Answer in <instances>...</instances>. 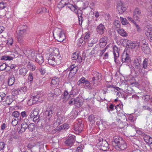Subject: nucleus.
Instances as JSON below:
<instances>
[{
  "label": "nucleus",
  "instance_id": "nucleus-1",
  "mask_svg": "<svg viewBox=\"0 0 152 152\" xmlns=\"http://www.w3.org/2000/svg\"><path fill=\"white\" fill-rule=\"evenodd\" d=\"M53 34L55 39L58 42H63L65 39V36L64 31L59 28H56L53 31Z\"/></svg>",
  "mask_w": 152,
  "mask_h": 152
},
{
  "label": "nucleus",
  "instance_id": "nucleus-2",
  "mask_svg": "<svg viewBox=\"0 0 152 152\" xmlns=\"http://www.w3.org/2000/svg\"><path fill=\"white\" fill-rule=\"evenodd\" d=\"M55 114L54 108L52 105L48 106L44 113V115L46 119L49 121L53 119Z\"/></svg>",
  "mask_w": 152,
  "mask_h": 152
},
{
  "label": "nucleus",
  "instance_id": "nucleus-3",
  "mask_svg": "<svg viewBox=\"0 0 152 152\" xmlns=\"http://www.w3.org/2000/svg\"><path fill=\"white\" fill-rule=\"evenodd\" d=\"M99 142L97 145L100 147V149L104 151H105L108 149V144L105 140L101 138L98 140Z\"/></svg>",
  "mask_w": 152,
  "mask_h": 152
},
{
  "label": "nucleus",
  "instance_id": "nucleus-4",
  "mask_svg": "<svg viewBox=\"0 0 152 152\" xmlns=\"http://www.w3.org/2000/svg\"><path fill=\"white\" fill-rule=\"evenodd\" d=\"M94 77L92 78L91 82L93 85L97 84L98 81H100L102 79V75L101 73L97 72H95L93 74Z\"/></svg>",
  "mask_w": 152,
  "mask_h": 152
},
{
  "label": "nucleus",
  "instance_id": "nucleus-5",
  "mask_svg": "<svg viewBox=\"0 0 152 152\" xmlns=\"http://www.w3.org/2000/svg\"><path fill=\"white\" fill-rule=\"evenodd\" d=\"M121 60L123 63H125L126 65L129 64L131 62V59L129 54L124 52L122 55Z\"/></svg>",
  "mask_w": 152,
  "mask_h": 152
},
{
  "label": "nucleus",
  "instance_id": "nucleus-6",
  "mask_svg": "<svg viewBox=\"0 0 152 152\" xmlns=\"http://www.w3.org/2000/svg\"><path fill=\"white\" fill-rule=\"evenodd\" d=\"M117 7L118 11L120 14L123 13L127 9L125 3H123L121 1H120V2L117 4Z\"/></svg>",
  "mask_w": 152,
  "mask_h": 152
},
{
  "label": "nucleus",
  "instance_id": "nucleus-7",
  "mask_svg": "<svg viewBox=\"0 0 152 152\" xmlns=\"http://www.w3.org/2000/svg\"><path fill=\"white\" fill-rule=\"evenodd\" d=\"M145 34L150 41L152 42V28L149 26H146L145 29Z\"/></svg>",
  "mask_w": 152,
  "mask_h": 152
},
{
  "label": "nucleus",
  "instance_id": "nucleus-8",
  "mask_svg": "<svg viewBox=\"0 0 152 152\" xmlns=\"http://www.w3.org/2000/svg\"><path fill=\"white\" fill-rule=\"evenodd\" d=\"M139 134L141 135L143 137L145 142L148 144L151 145L152 144V138L150 137L146 134L141 132L139 131L138 132Z\"/></svg>",
  "mask_w": 152,
  "mask_h": 152
},
{
  "label": "nucleus",
  "instance_id": "nucleus-9",
  "mask_svg": "<svg viewBox=\"0 0 152 152\" xmlns=\"http://www.w3.org/2000/svg\"><path fill=\"white\" fill-rule=\"evenodd\" d=\"M27 53L28 54V57L31 60H32L36 59V56L38 53L37 52L33 50H28Z\"/></svg>",
  "mask_w": 152,
  "mask_h": 152
},
{
  "label": "nucleus",
  "instance_id": "nucleus-10",
  "mask_svg": "<svg viewBox=\"0 0 152 152\" xmlns=\"http://www.w3.org/2000/svg\"><path fill=\"white\" fill-rule=\"evenodd\" d=\"M124 140L123 138L118 136H115L113 137V140L112 141L113 145L115 147L119 144L122 141Z\"/></svg>",
  "mask_w": 152,
  "mask_h": 152
},
{
  "label": "nucleus",
  "instance_id": "nucleus-11",
  "mask_svg": "<svg viewBox=\"0 0 152 152\" xmlns=\"http://www.w3.org/2000/svg\"><path fill=\"white\" fill-rule=\"evenodd\" d=\"M83 125L81 123L78 122L74 124V130L78 133L80 132L83 130Z\"/></svg>",
  "mask_w": 152,
  "mask_h": 152
},
{
  "label": "nucleus",
  "instance_id": "nucleus-12",
  "mask_svg": "<svg viewBox=\"0 0 152 152\" xmlns=\"http://www.w3.org/2000/svg\"><path fill=\"white\" fill-rule=\"evenodd\" d=\"M27 28V26L26 25H23L22 26H19L17 28L19 29V31L18 32V36H23V34L26 31V29Z\"/></svg>",
  "mask_w": 152,
  "mask_h": 152
},
{
  "label": "nucleus",
  "instance_id": "nucleus-13",
  "mask_svg": "<svg viewBox=\"0 0 152 152\" xmlns=\"http://www.w3.org/2000/svg\"><path fill=\"white\" fill-rule=\"evenodd\" d=\"M120 143L115 147L117 150H124L127 148V145L125 141L123 140Z\"/></svg>",
  "mask_w": 152,
  "mask_h": 152
},
{
  "label": "nucleus",
  "instance_id": "nucleus-14",
  "mask_svg": "<svg viewBox=\"0 0 152 152\" xmlns=\"http://www.w3.org/2000/svg\"><path fill=\"white\" fill-rule=\"evenodd\" d=\"M57 51L58 52V53L56 55V54H54V53H53L52 55L53 57V59L55 60L56 65H59L60 64L61 62L62 58L60 54H59V52L57 50Z\"/></svg>",
  "mask_w": 152,
  "mask_h": 152
},
{
  "label": "nucleus",
  "instance_id": "nucleus-15",
  "mask_svg": "<svg viewBox=\"0 0 152 152\" xmlns=\"http://www.w3.org/2000/svg\"><path fill=\"white\" fill-rule=\"evenodd\" d=\"M96 30L98 34L102 35L104 33L105 30V27L103 24L101 23L97 26Z\"/></svg>",
  "mask_w": 152,
  "mask_h": 152
},
{
  "label": "nucleus",
  "instance_id": "nucleus-16",
  "mask_svg": "<svg viewBox=\"0 0 152 152\" xmlns=\"http://www.w3.org/2000/svg\"><path fill=\"white\" fill-rule=\"evenodd\" d=\"M75 136H71L66 140L65 144L66 146H71L75 142Z\"/></svg>",
  "mask_w": 152,
  "mask_h": 152
},
{
  "label": "nucleus",
  "instance_id": "nucleus-17",
  "mask_svg": "<svg viewBox=\"0 0 152 152\" xmlns=\"http://www.w3.org/2000/svg\"><path fill=\"white\" fill-rule=\"evenodd\" d=\"M39 107H37L34 109V110L31 112L30 115L28 116V118H32L34 116L39 115Z\"/></svg>",
  "mask_w": 152,
  "mask_h": 152
},
{
  "label": "nucleus",
  "instance_id": "nucleus-18",
  "mask_svg": "<svg viewBox=\"0 0 152 152\" xmlns=\"http://www.w3.org/2000/svg\"><path fill=\"white\" fill-rule=\"evenodd\" d=\"M49 67L46 65L41 66L39 69V71L42 75H45L48 71Z\"/></svg>",
  "mask_w": 152,
  "mask_h": 152
},
{
  "label": "nucleus",
  "instance_id": "nucleus-19",
  "mask_svg": "<svg viewBox=\"0 0 152 152\" xmlns=\"http://www.w3.org/2000/svg\"><path fill=\"white\" fill-rule=\"evenodd\" d=\"M141 11L139 9L136 8L134 10L133 17L134 19L136 20H137L141 15Z\"/></svg>",
  "mask_w": 152,
  "mask_h": 152
},
{
  "label": "nucleus",
  "instance_id": "nucleus-20",
  "mask_svg": "<svg viewBox=\"0 0 152 152\" xmlns=\"http://www.w3.org/2000/svg\"><path fill=\"white\" fill-rule=\"evenodd\" d=\"M121 44L123 46H126L128 48L130 47L131 43H132V42L131 40L125 39H121Z\"/></svg>",
  "mask_w": 152,
  "mask_h": 152
},
{
  "label": "nucleus",
  "instance_id": "nucleus-21",
  "mask_svg": "<svg viewBox=\"0 0 152 152\" xmlns=\"http://www.w3.org/2000/svg\"><path fill=\"white\" fill-rule=\"evenodd\" d=\"M120 50L115 45L113 47V52L114 56L115 61L116 62L117 58L119 56V52Z\"/></svg>",
  "mask_w": 152,
  "mask_h": 152
},
{
  "label": "nucleus",
  "instance_id": "nucleus-22",
  "mask_svg": "<svg viewBox=\"0 0 152 152\" xmlns=\"http://www.w3.org/2000/svg\"><path fill=\"white\" fill-rule=\"evenodd\" d=\"M74 103V105L78 108L81 106L83 104L82 100L78 97L75 98Z\"/></svg>",
  "mask_w": 152,
  "mask_h": 152
},
{
  "label": "nucleus",
  "instance_id": "nucleus-23",
  "mask_svg": "<svg viewBox=\"0 0 152 152\" xmlns=\"http://www.w3.org/2000/svg\"><path fill=\"white\" fill-rule=\"evenodd\" d=\"M133 65L136 69L138 71H139L140 72L141 65L139 60L137 58L134 60Z\"/></svg>",
  "mask_w": 152,
  "mask_h": 152
},
{
  "label": "nucleus",
  "instance_id": "nucleus-24",
  "mask_svg": "<svg viewBox=\"0 0 152 152\" xmlns=\"http://www.w3.org/2000/svg\"><path fill=\"white\" fill-rule=\"evenodd\" d=\"M36 59L35 60L39 65H41L44 62V58L41 54L38 53L36 56Z\"/></svg>",
  "mask_w": 152,
  "mask_h": 152
},
{
  "label": "nucleus",
  "instance_id": "nucleus-25",
  "mask_svg": "<svg viewBox=\"0 0 152 152\" xmlns=\"http://www.w3.org/2000/svg\"><path fill=\"white\" fill-rule=\"evenodd\" d=\"M78 69V67L74 66V65L71 66L69 68L68 71H69L70 72L69 74V76L71 74L73 73V75L75 74L77 72Z\"/></svg>",
  "mask_w": 152,
  "mask_h": 152
},
{
  "label": "nucleus",
  "instance_id": "nucleus-26",
  "mask_svg": "<svg viewBox=\"0 0 152 152\" xmlns=\"http://www.w3.org/2000/svg\"><path fill=\"white\" fill-rule=\"evenodd\" d=\"M52 55H50V56L48 59V64L52 66L56 65L55 60L53 59Z\"/></svg>",
  "mask_w": 152,
  "mask_h": 152
},
{
  "label": "nucleus",
  "instance_id": "nucleus-27",
  "mask_svg": "<svg viewBox=\"0 0 152 152\" xmlns=\"http://www.w3.org/2000/svg\"><path fill=\"white\" fill-rule=\"evenodd\" d=\"M41 100V95L40 93H37V94L33 96V100L35 102H40Z\"/></svg>",
  "mask_w": 152,
  "mask_h": 152
},
{
  "label": "nucleus",
  "instance_id": "nucleus-28",
  "mask_svg": "<svg viewBox=\"0 0 152 152\" xmlns=\"http://www.w3.org/2000/svg\"><path fill=\"white\" fill-rule=\"evenodd\" d=\"M59 79L58 78L53 79L51 80V86H56L59 84Z\"/></svg>",
  "mask_w": 152,
  "mask_h": 152
},
{
  "label": "nucleus",
  "instance_id": "nucleus-29",
  "mask_svg": "<svg viewBox=\"0 0 152 152\" xmlns=\"http://www.w3.org/2000/svg\"><path fill=\"white\" fill-rule=\"evenodd\" d=\"M83 86L86 88H87L89 90H91L92 88L91 86V85L89 81L86 80L85 83H83Z\"/></svg>",
  "mask_w": 152,
  "mask_h": 152
},
{
  "label": "nucleus",
  "instance_id": "nucleus-30",
  "mask_svg": "<svg viewBox=\"0 0 152 152\" xmlns=\"http://www.w3.org/2000/svg\"><path fill=\"white\" fill-rule=\"evenodd\" d=\"M15 78L14 75H11L8 79V84L9 86L12 85L14 83Z\"/></svg>",
  "mask_w": 152,
  "mask_h": 152
},
{
  "label": "nucleus",
  "instance_id": "nucleus-31",
  "mask_svg": "<svg viewBox=\"0 0 152 152\" xmlns=\"http://www.w3.org/2000/svg\"><path fill=\"white\" fill-rule=\"evenodd\" d=\"M117 31L119 34L123 37H126L127 36L126 33L122 28H120L118 29L117 30Z\"/></svg>",
  "mask_w": 152,
  "mask_h": 152
},
{
  "label": "nucleus",
  "instance_id": "nucleus-32",
  "mask_svg": "<svg viewBox=\"0 0 152 152\" xmlns=\"http://www.w3.org/2000/svg\"><path fill=\"white\" fill-rule=\"evenodd\" d=\"M68 6L66 7V8H68L70 9L72 11H75V10H77V7L76 5H74L72 4H69L68 3V4H67Z\"/></svg>",
  "mask_w": 152,
  "mask_h": 152
},
{
  "label": "nucleus",
  "instance_id": "nucleus-33",
  "mask_svg": "<svg viewBox=\"0 0 152 152\" xmlns=\"http://www.w3.org/2000/svg\"><path fill=\"white\" fill-rule=\"evenodd\" d=\"M28 72L27 69L26 68H22L19 71V74L23 76H25Z\"/></svg>",
  "mask_w": 152,
  "mask_h": 152
},
{
  "label": "nucleus",
  "instance_id": "nucleus-34",
  "mask_svg": "<svg viewBox=\"0 0 152 152\" xmlns=\"http://www.w3.org/2000/svg\"><path fill=\"white\" fill-rule=\"evenodd\" d=\"M142 49L143 51L147 54H149L150 53V48L147 46L142 47Z\"/></svg>",
  "mask_w": 152,
  "mask_h": 152
},
{
  "label": "nucleus",
  "instance_id": "nucleus-35",
  "mask_svg": "<svg viewBox=\"0 0 152 152\" xmlns=\"http://www.w3.org/2000/svg\"><path fill=\"white\" fill-rule=\"evenodd\" d=\"M13 58L10 56H7V55H5L1 57V59L4 60H9L11 61L12 60Z\"/></svg>",
  "mask_w": 152,
  "mask_h": 152
},
{
  "label": "nucleus",
  "instance_id": "nucleus-36",
  "mask_svg": "<svg viewBox=\"0 0 152 152\" xmlns=\"http://www.w3.org/2000/svg\"><path fill=\"white\" fill-rule=\"evenodd\" d=\"M114 105L112 104H109V105H108L107 107L108 112L110 113L111 111L114 110Z\"/></svg>",
  "mask_w": 152,
  "mask_h": 152
},
{
  "label": "nucleus",
  "instance_id": "nucleus-37",
  "mask_svg": "<svg viewBox=\"0 0 152 152\" xmlns=\"http://www.w3.org/2000/svg\"><path fill=\"white\" fill-rule=\"evenodd\" d=\"M148 59L147 58H145L143 61L142 68L144 69L147 68L148 64Z\"/></svg>",
  "mask_w": 152,
  "mask_h": 152
},
{
  "label": "nucleus",
  "instance_id": "nucleus-38",
  "mask_svg": "<svg viewBox=\"0 0 152 152\" xmlns=\"http://www.w3.org/2000/svg\"><path fill=\"white\" fill-rule=\"evenodd\" d=\"M65 0H61L60 2L58 4V6H60L59 7L63 8L66 4H68V2H65Z\"/></svg>",
  "mask_w": 152,
  "mask_h": 152
},
{
  "label": "nucleus",
  "instance_id": "nucleus-39",
  "mask_svg": "<svg viewBox=\"0 0 152 152\" xmlns=\"http://www.w3.org/2000/svg\"><path fill=\"white\" fill-rule=\"evenodd\" d=\"M28 129L31 132H32L35 129V125L33 123L29 124L28 125Z\"/></svg>",
  "mask_w": 152,
  "mask_h": 152
},
{
  "label": "nucleus",
  "instance_id": "nucleus-40",
  "mask_svg": "<svg viewBox=\"0 0 152 152\" xmlns=\"http://www.w3.org/2000/svg\"><path fill=\"white\" fill-rule=\"evenodd\" d=\"M27 66L28 68H29L32 71H34L35 69V66L31 62H29L27 64Z\"/></svg>",
  "mask_w": 152,
  "mask_h": 152
},
{
  "label": "nucleus",
  "instance_id": "nucleus-41",
  "mask_svg": "<svg viewBox=\"0 0 152 152\" xmlns=\"http://www.w3.org/2000/svg\"><path fill=\"white\" fill-rule=\"evenodd\" d=\"M28 128V125H27V124H22L20 131L22 132H24Z\"/></svg>",
  "mask_w": 152,
  "mask_h": 152
},
{
  "label": "nucleus",
  "instance_id": "nucleus-42",
  "mask_svg": "<svg viewBox=\"0 0 152 152\" xmlns=\"http://www.w3.org/2000/svg\"><path fill=\"white\" fill-rule=\"evenodd\" d=\"M90 39V34L89 33H87L85 36L84 41L85 42H88Z\"/></svg>",
  "mask_w": 152,
  "mask_h": 152
},
{
  "label": "nucleus",
  "instance_id": "nucleus-43",
  "mask_svg": "<svg viewBox=\"0 0 152 152\" xmlns=\"http://www.w3.org/2000/svg\"><path fill=\"white\" fill-rule=\"evenodd\" d=\"M29 114V112L28 111H24L21 113V115L22 118L27 117Z\"/></svg>",
  "mask_w": 152,
  "mask_h": 152
},
{
  "label": "nucleus",
  "instance_id": "nucleus-44",
  "mask_svg": "<svg viewBox=\"0 0 152 152\" xmlns=\"http://www.w3.org/2000/svg\"><path fill=\"white\" fill-rule=\"evenodd\" d=\"M69 128V125L66 124H64L59 126V129H66Z\"/></svg>",
  "mask_w": 152,
  "mask_h": 152
},
{
  "label": "nucleus",
  "instance_id": "nucleus-45",
  "mask_svg": "<svg viewBox=\"0 0 152 152\" xmlns=\"http://www.w3.org/2000/svg\"><path fill=\"white\" fill-rule=\"evenodd\" d=\"M120 18L123 25H126L128 23V22L126 18H124L121 17H120Z\"/></svg>",
  "mask_w": 152,
  "mask_h": 152
},
{
  "label": "nucleus",
  "instance_id": "nucleus-46",
  "mask_svg": "<svg viewBox=\"0 0 152 152\" xmlns=\"http://www.w3.org/2000/svg\"><path fill=\"white\" fill-rule=\"evenodd\" d=\"M107 38L106 36H104L101 38L99 40V42L101 43H107Z\"/></svg>",
  "mask_w": 152,
  "mask_h": 152
},
{
  "label": "nucleus",
  "instance_id": "nucleus-47",
  "mask_svg": "<svg viewBox=\"0 0 152 152\" xmlns=\"http://www.w3.org/2000/svg\"><path fill=\"white\" fill-rule=\"evenodd\" d=\"M95 118L94 116L91 115L89 116L88 117V120L90 122H92V123H94Z\"/></svg>",
  "mask_w": 152,
  "mask_h": 152
},
{
  "label": "nucleus",
  "instance_id": "nucleus-48",
  "mask_svg": "<svg viewBox=\"0 0 152 152\" xmlns=\"http://www.w3.org/2000/svg\"><path fill=\"white\" fill-rule=\"evenodd\" d=\"M12 116L18 118L20 116V113L18 111H14L12 113Z\"/></svg>",
  "mask_w": 152,
  "mask_h": 152
},
{
  "label": "nucleus",
  "instance_id": "nucleus-49",
  "mask_svg": "<svg viewBox=\"0 0 152 152\" xmlns=\"http://www.w3.org/2000/svg\"><path fill=\"white\" fill-rule=\"evenodd\" d=\"M86 80H85V78L84 77L81 78L77 83V84L78 85H79L80 84L83 83H83H85Z\"/></svg>",
  "mask_w": 152,
  "mask_h": 152
},
{
  "label": "nucleus",
  "instance_id": "nucleus-50",
  "mask_svg": "<svg viewBox=\"0 0 152 152\" xmlns=\"http://www.w3.org/2000/svg\"><path fill=\"white\" fill-rule=\"evenodd\" d=\"M6 94L5 93L3 92H0V97L2 99L3 101H6V98L5 97Z\"/></svg>",
  "mask_w": 152,
  "mask_h": 152
},
{
  "label": "nucleus",
  "instance_id": "nucleus-51",
  "mask_svg": "<svg viewBox=\"0 0 152 152\" xmlns=\"http://www.w3.org/2000/svg\"><path fill=\"white\" fill-rule=\"evenodd\" d=\"M131 46L130 47H129V48H130L132 49L135 48L136 47H137V48L139 47V45L138 43H131V44L130 45Z\"/></svg>",
  "mask_w": 152,
  "mask_h": 152
},
{
  "label": "nucleus",
  "instance_id": "nucleus-52",
  "mask_svg": "<svg viewBox=\"0 0 152 152\" xmlns=\"http://www.w3.org/2000/svg\"><path fill=\"white\" fill-rule=\"evenodd\" d=\"M7 66L6 64L5 63L1 64L0 65V69L1 70V71H2L5 70Z\"/></svg>",
  "mask_w": 152,
  "mask_h": 152
},
{
  "label": "nucleus",
  "instance_id": "nucleus-53",
  "mask_svg": "<svg viewBox=\"0 0 152 152\" xmlns=\"http://www.w3.org/2000/svg\"><path fill=\"white\" fill-rule=\"evenodd\" d=\"M76 13L78 16V17H81L82 15V11L80 10H75V11H74Z\"/></svg>",
  "mask_w": 152,
  "mask_h": 152
},
{
  "label": "nucleus",
  "instance_id": "nucleus-54",
  "mask_svg": "<svg viewBox=\"0 0 152 152\" xmlns=\"http://www.w3.org/2000/svg\"><path fill=\"white\" fill-rule=\"evenodd\" d=\"M54 94L52 93H50L48 94V99L49 100H52L54 98Z\"/></svg>",
  "mask_w": 152,
  "mask_h": 152
},
{
  "label": "nucleus",
  "instance_id": "nucleus-55",
  "mask_svg": "<svg viewBox=\"0 0 152 152\" xmlns=\"http://www.w3.org/2000/svg\"><path fill=\"white\" fill-rule=\"evenodd\" d=\"M19 90V92L21 94H25L26 91V87H23L21 88Z\"/></svg>",
  "mask_w": 152,
  "mask_h": 152
},
{
  "label": "nucleus",
  "instance_id": "nucleus-56",
  "mask_svg": "<svg viewBox=\"0 0 152 152\" xmlns=\"http://www.w3.org/2000/svg\"><path fill=\"white\" fill-rule=\"evenodd\" d=\"M88 23L89 25H96L95 21L93 19H91V20L89 19L88 21Z\"/></svg>",
  "mask_w": 152,
  "mask_h": 152
},
{
  "label": "nucleus",
  "instance_id": "nucleus-57",
  "mask_svg": "<svg viewBox=\"0 0 152 152\" xmlns=\"http://www.w3.org/2000/svg\"><path fill=\"white\" fill-rule=\"evenodd\" d=\"M18 119H17L15 118H13L12 119V124L13 126H15L16 125L18 124Z\"/></svg>",
  "mask_w": 152,
  "mask_h": 152
},
{
  "label": "nucleus",
  "instance_id": "nucleus-58",
  "mask_svg": "<svg viewBox=\"0 0 152 152\" xmlns=\"http://www.w3.org/2000/svg\"><path fill=\"white\" fill-rule=\"evenodd\" d=\"M33 74L30 73L28 77V80L30 82H32L33 79Z\"/></svg>",
  "mask_w": 152,
  "mask_h": 152
},
{
  "label": "nucleus",
  "instance_id": "nucleus-59",
  "mask_svg": "<svg viewBox=\"0 0 152 152\" xmlns=\"http://www.w3.org/2000/svg\"><path fill=\"white\" fill-rule=\"evenodd\" d=\"M19 90L18 89H17L16 90H15L13 91H12V95L15 96L17 95V94H19Z\"/></svg>",
  "mask_w": 152,
  "mask_h": 152
},
{
  "label": "nucleus",
  "instance_id": "nucleus-60",
  "mask_svg": "<svg viewBox=\"0 0 152 152\" xmlns=\"http://www.w3.org/2000/svg\"><path fill=\"white\" fill-rule=\"evenodd\" d=\"M78 53H75L72 54V59L73 60H75L77 59V58L78 57Z\"/></svg>",
  "mask_w": 152,
  "mask_h": 152
},
{
  "label": "nucleus",
  "instance_id": "nucleus-61",
  "mask_svg": "<svg viewBox=\"0 0 152 152\" xmlns=\"http://www.w3.org/2000/svg\"><path fill=\"white\" fill-rule=\"evenodd\" d=\"M114 24L116 28H119L120 26V22L118 20H116L114 22Z\"/></svg>",
  "mask_w": 152,
  "mask_h": 152
},
{
  "label": "nucleus",
  "instance_id": "nucleus-62",
  "mask_svg": "<svg viewBox=\"0 0 152 152\" xmlns=\"http://www.w3.org/2000/svg\"><path fill=\"white\" fill-rule=\"evenodd\" d=\"M17 137L13 134H10L9 140L10 141H12L13 139H17Z\"/></svg>",
  "mask_w": 152,
  "mask_h": 152
},
{
  "label": "nucleus",
  "instance_id": "nucleus-63",
  "mask_svg": "<svg viewBox=\"0 0 152 152\" xmlns=\"http://www.w3.org/2000/svg\"><path fill=\"white\" fill-rule=\"evenodd\" d=\"M22 37L23 36H18V41L20 44L22 43L23 41Z\"/></svg>",
  "mask_w": 152,
  "mask_h": 152
},
{
  "label": "nucleus",
  "instance_id": "nucleus-64",
  "mask_svg": "<svg viewBox=\"0 0 152 152\" xmlns=\"http://www.w3.org/2000/svg\"><path fill=\"white\" fill-rule=\"evenodd\" d=\"M5 145V143L3 142H0V151L2 150L4 148Z\"/></svg>",
  "mask_w": 152,
  "mask_h": 152
}]
</instances>
